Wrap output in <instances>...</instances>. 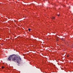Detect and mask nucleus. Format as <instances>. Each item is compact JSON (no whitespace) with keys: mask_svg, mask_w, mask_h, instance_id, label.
Listing matches in <instances>:
<instances>
[{"mask_svg":"<svg viewBox=\"0 0 73 73\" xmlns=\"http://www.w3.org/2000/svg\"><path fill=\"white\" fill-rule=\"evenodd\" d=\"M70 8V6H69V8Z\"/></svg>","mask_w":73,"mask_h":73,"instance_id":"6","label":"nucleus"},{"mask_svg":"<svg viewBox=\"0 0 73 73\" xmlns=\"http://www.w3.org/2000/svg\"><path fill=\"white\" fill-rule=\"evenodd\" d=\"M28 31H31V29H28Z\"/></svg>","mask_w":73,"mask_h":73,"instance_id":"3","label":"nucleus"},{"mask_svg":"<svg viewBox=\"0 0 73 73\" xmlns=\"http://www.w3.org/2000/svg\"><path fill=\"white\" fill-rule=\"evenodd\" d=\"M3 45V44H2V45Z\"/></svg>","mask_w":73,"mask_h":73,"instance_id":"7","label":"nucleus"},{"mask_svg":"<svg viewBox=\"0 0 73 73\" xmlns=\"http://www.w3.org/2000/svg\"><path fill=\"white\" fill-rule=\"evenodd\" d=\"M57 16H60V15H58Z\"/></svg>","mask_w":73,"mask_h":73,"instance_id":"5","label":"nucleus"},{"mask_svg":"<svg viewBox=\"0 0 73 73\" xmlns=\"http://www.w3.org/2000/svg\"><path fill=\"white\" fill-rule=\"evenodd\" d=\"M55 17H52V19H54Z\"/></svg>","mask_w":73,"mask_h":73,"instance_id":"2","label":"nucleus"},{"mask_svg":"<svg viewBox=\"0 0 73 73\" xmlns=\"http://www.w3.org/2000/svg\"><path fill=\"white\" fill-rule=\"evenodd\" d=\"M4 66H2V69H4Z\"/></svg>","mask_w":73,"mask_h":73,"instance_id":"4","label":"nucleus"},{"mask_svg":"<svg viewBox=\"0 0 73 73\" xmlns=\"http://www.w3.org/2000/svg\"><path fill=\"white\" fill-rule=\"evenodd\" d=\"M18 65H19V64H18Z\"/></svg>","mask_w":73,"mask_h":73,"instance_id":"9","label":"nucleus"},{"mask_svg":"<svg viewBox=\"0 0 73 73\" xmlns=\"http://www.w3.org/2000/svg\"><path fill=\"white\" fill-rule=\"evenodd\" d=\"M14 55H10L8 59V61H13V62H17V63L20 64V62L21 61V58L19 56H14Z\"/></svg>","mask_w":73,"mask_h":73,"instance_id":"1","label":"nucleus"},{"mask_svg":"<svg viewBox=\"0 0 73 73\" xmlns=\"http://www.w3.org/2000/svg\"><path fill=\"white\" fill-rule=\"evenodd\" d=\"M67 57H68V56H67Z\"/></svg>","mask_w":73,"mask_h":73,"instance_id":"8","label":"nucleus"}]
</instances>
